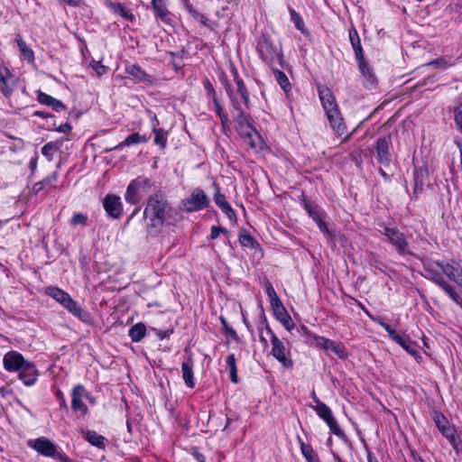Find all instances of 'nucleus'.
Returning <instances> with one entry per match:
<instances>
[{
	"instance_id": "nucleus-7",
	"label": "nucleus",
	"mask_w": 462,
	"mask_h": 462,
	"mask_svg": "<svg viewBox=\"0 0 462 462\" xmlns=\"http://www.w3.org/2000/svg\"><path fill=\"white\" fill-rule=\"evenodd\" d=\"M209 198L200 188L194 189L189 197L181 200L182 208L188 213L207 208L209 207Z\"/></svg>"
},
{
	"instance_id": "nucleus-58",
	"label": "nucleus",
	"mask_w": 462,
	"mask_h": 462,
	"mask_svg": "<svg viewBox=\"0 0 462 462\" xmlns=\"http://www.w3.org/2000/svg\"><path fill=\"white\" fill-rule=\"evenodd\" d=\"M454 119L457 128L462 133V108H456L454 110Z\"/></svg>"
},
{
	"instance_id": "nucleus-10",
	"label": "nucleus",
	"mask_w": 462,
	"mask_h": 462,
	"mask_svg": "<svg viewBox=\"0 0 462 462\" xmlns=\"http://www.w3.org/2000/svg\"><path fill=\"white\" fill-rule=\"evenodd\" d=\"M421 262L424 270V277L435 283L442 277L441 273H444L445 266L450 265V263L432 261L430 258H423Z\"/></svg>"
},
{
	"instance_id": "nucleus-30",
	"label": "nucleus",
	"mask_w": 462,
	"mask_h": 462,
	"mask_svg": "<svg viewBox=\"0 0 462 462\" xmlns=\"http://www.w3.org/2000/svg\"><path fill=\"white\" fill-rule=\"evenodd\" d=\"M232 74L237 88V92L240 94L245 107L248 108L250 104V97L244 80L239 77L238 72L235 68L232 69Z\"/></svg>"
},
{
	"instance_id": "nucleus-33",
	"label": "nucleus",
	"mask_w": 462,
	"mask_h": 462,
	"mask_svg": "<svg viewBox=\"0 0 462 462\" xmlns=\"http://www.w3.org/2000/svg\"><path fill=\"white\" fill-rule=\"evenodd\" d=\"M236 130L241 136L248 139V143L252 148L257 147V144L253 140V136L254 135H256L257 137H259V136L257 134L256 130L252 126L251 122L245 125L244 126L237 127Z\"/></svg>"
},
{
	"instance_id": "nucleus-49",
	"label": "nucleus",
	"mask_w": 462,
	"mask_h": 462,
	"mask_svg": "<svg viewBox=\"0 0 462 462\" xmlns=\"http://www.w3.org/2000/svg\"><path fill=\"white\" fill-rule=\"evenodd\" d=\"M220 322L223 326V329L224 331L232 338L234 339L235 341H238L239 339V337L237 335V333L236 332V330L231 328L226 319L224 318V317H220Z\"/></svg>"
},
{
	"instance_id": "nucleus-13",
	"label": "nucleus",
	"mask_w": 462,
	"mask_h": 462,
	"mask_svg": "<svg viewBox=\"0 0 462 462\" xmlns=\"http://www.w3.org/2000/svg\"><path fill=\"white\" fill-rule=\"evenodd\" d=\"M392 146L391 135H384L377 139L374 148L377 152L378 161L380 163L389 166L392 158L390 153V148Z\"/></svg>"
},
{
	"instance_id": "nucleus-55",
	"label": "nucleus",
	"mask_w": 462,
	"mask_h": 462,
	"mask_svg": "<svg viewBox=\"0 0 462 462\" xmlns=\"http://www.w3.org/2000/svg\"><path fill=\"white\" fill-rule=\"evenodd\" d=\"M220 233L228 234V230L222 226H213L210 230V239L214 240L218 237Z\"/></svg>"
},
{
	"instance_id": "nucleus-24",
	"label": "nucleus",
	"mask_w": 462,
	"mask_h": 462,
	"mask_svg": "<svg viewBox=\"0 0 462 462\" xmlns=\"http://www.w3.org/2000/svg\"><path fill=\"white\" fill-rule=\"evenodd\" d=\"M182 378L187 387H195V378L193 372V360L189 357L187 361H184L181 365Z\"/></svg>"
},
{
	"instance_id": "nucleus-56",
	"label": "nucleus",
	"mask_w": 462,
	"mask_h": 462,
	"mask_svg": "<svg viewBox=\"0 0 462 462\" xmlns=\"http://www.w3.org/2000/svg\"><path fill=\"white\" fill-rule=\"evenodd\" d=\"M204 88H205V89L207 91L208 97H211L212 99L217 97L216 90H215V88H213V85L211 84V82L208 79H206L204 81Z\"/></svg>"
},
{
	"instance_id": "nucleus-9",
	"label": "nucleus",
	"mask_w": 462,
	"mask_h": 462,
	"mask_svg": "<svg viewBox=\"0 0 462 462\" xmlns=\"http://www.w3.org/2000/svg\"><path fill=\"white\" fill-rule=\"evenodd\" d=\"M311 337L315 340L316 346L318 347L323 350L332 351L340 359H346L348 357L346 349L341 342H337L315 334L311 335Z\"/></svg>"
},
{
	"instance_id": "nucleus-52",
	"label": "nucleus",
	"mask_w": 462,
	"mask_h": 462,
	"mask_svg": "<svg viewBox=\"0 0 462 462\" xmlns=\"http://www.w3.org/2000/svg\"><path fill=\"white\" fill-rule=\"evenodd\" d=\"M233 116L236 123V128L250 123V116L245 112H239L237 115H234Z\"/></svg>"
},
{
	"instance_id": "nucleus-31",
	"label": "nucleus",
	"mask_w": 462,
	"mask_h": 462,
	"mask_svg": "<svg viewBox=\"0 0 462 462\" xmlns=\"http://www.w3.org/2000/svg\"><path fill=\"white\" fill-rule=\"evenodd\" d=\"M436 284L443 289L448 294L452 300L458 306L462 307V297L456 291L455 288L446 282L443 277L437 281Z\"/></svg>"
},
{
	"instance_id": "nucleus-6",
	"label": "nucleus",
	"mask_w": 462,
	"mask_h": 462,
	"mask_svg": "<svg viewBox=\"0 0 462 462\" xmlns=\"http://www.w3.org/2000/svg\"><path fill=\"white\" fill-rule=\"evenodd\" d=\"M388 242L394 247L398 254L402 256L414 255L411 251L410 243L405 235L400 230L392 227H384L383 231Z\"/></svg>"
},
{
	"instance_id": "nucleus-48",
	"label": "nucleus",
	"mask_w": 462,
	"mask_h": 462,
	"mask_svg": "<svg viewBox=\"0 0 462 462\" xmlns=\"http://www.w3.org/2000/svg\"><path fill=\"white\" fill-rule=\"evenodd\" d=\"M271 306L273 308V314L277 319L281 318H286L287 315L289 314L282 301L273 303Z\"/></svg>"
},
{
	"instance_id": "nucleus-1",
	"label": "nucleus",
	"mask_w": 462,
	"mask_h": 462,
	"mask_svg": "<svg viewBox=\"0 0 462 462\" xmlns=\"http://www.w3.org/2000/svg\"><path fill=\"white\" fill-rule=\"evenodd\" d=\"M171 211V207L162 191L157 190L148 198L143 219L150 236H157L162 231Z\"/></svg>"
},
{
	"instance_id": "nucleus-57",
	"label": "nucleus",
	"mask_w": 462,
	"mask_h": 462,
	"mask_svg": "<svg viewBox=\"0 0 462 462\" xmlns=\"http://www.w3.org/2000/svg\"><path fill=\"white\" fill-rule=\"evenodd\" d=\"M14 86L9 84L8 79L5 80V83H2V86L0 88L1 92L6 97H8L12 95V93L14 92Z\"/></svg>"
},
{
	"instance_id": "nucleus-3",
	"label": "nucleus",
	"mask_w": 462,
	"mask_h": 462,
	"mask_svg": "<svg viewBox=\"0 0 462 462\" xmlns=\"http://www.w3.org/2000/svg\"><path fill=\"white\" fill-rule=\"evenodd\" d=\"M256 50L259 57L271 68H274L275 65L282 69L284 68L285 61L282 46L276 44L267 33H262L259 36Z\"/></svg>"
},
{
	"instance_id": "nucleus-64",
	"label": "nucleus",
	"mask_w": 462,
	"mask_h": 462,
	"mask_svg": "<svg viewBox=\"0 0 462 462\" xmlns=\"http://www.w3.org/2000/svg\"><path fill=\"white\" fill-rule=\"evenodd\" d=\"M56 397L59 400L60 407L61 409L68 411L69 407H68L67 402L65 400L63 393L60 390L56 393Z\"/></svg>"
},
{
	"instance_id": "nucleus-26",
	"label": "nucleus",
	"mask_w": 462,
	"mask_h": 462,
	"mask_svg": "<svg viewBox=\"0 0 462 462\" xmlns=\"http://www.w3.org/2000/svg\"><path fill=\"white\" fill-rule=\"evenodd\" d=\"M349 41L355 51V56L356 60H362L365 58L364 51L361 45V41L359 34L355 27H351L348 30Z\"/></svg>"
},
{
	"instance_id": "nucleus-42",
	"label": "nucleus",
	"mask_w": 462,
	"mask_h": 462,
	"mask_svg": "<svg viewBox=\"0 0 462 462\" xmlns=\"http://www.w3.org/2000/svg\"><path fill=\"white\" fill-rule=\"evenodd\" d=\"M426 173H427V171L423 169L415 170V171H414V189H413L414 194H418V193L421 192L423 185H424L423 178Z\"/></svg>"
},
{
	"instance_id": "nucleus-38",
	"label": "nucleus",
	"mask_w": 462,
	"mask_h": 462,
	"mask_svg": "<svg viewBox=\"0 0 462 462\" xmlns=\"http://www.w3.org/2000/svg\"><path fill=\"white\" fill-rule=\"evenodd\" d=\"M15 41L19 47V51L21 54L23 56L25 60L29 62L32 63L34 61V53L32 50L27 46V44L23 42L20 34L16 35Z\"/></svg>"
},
{
	"instance_id": "nucleus-37",
	"label": "nucleus",
	"mask_w": 462,
	"mask_h": 462,
	"mask_svg": "<svg viewBox=\"0 0 462 462\" xmlns=\"http://www.w3.org/2000/svg\"><path fill=\"white\" fill-rule=\"evenodd\" d=\"M85 439L95 447L100 448H104L106 447V438L95 430H88L86 432Z\"/></svg>"
},
{
	"instance_id": "nucleus-8",
	"label": "nucleus",
	"mask_w": 462,
	"mask_h": 462,
	"mask_svg": "<svg viewBox=\"0 0 462 462\" xmlns=\"http://www.w3.org/2000/svg\"><path fill=\"white\" fill-rule=\"evenodd\" d=\"M315 411L320 419H322L328 426L330 431L340 439L346 437L344 431L340 429L337 420L334 418L330 408L324 402L319 403L314 407Z\"/></svg>"
},
{
	"instance_id": "nucleus-40",
	"label": "nucleus",
	"mask_w": 462,
	"mask_h": 462,
	"mask_svg": "<svg viewBox=\"0 0 462 462\" xmlns=\"http://www.w3.org/2000/svg\"><path fill=\"white\" fill-rule=\"evenodd\" d=\"M226 364L229 369L230 380L234 383H238V375H237V368H236V361L234 354H230L226 357Z\"/></svg>"
},
{
	"instance_id": "nucleus-62",
	"label": "nucleus",
	"mask_w": 462,
	"mask_h": 462,
	"mask_svg": "<svg viewBox=\"0 0 462 462\" xmlns=\"http://www.w3.org/2000/svg\"><path fill=\"white\" fill-rule=\"evenodd\" d=\"M322 214L323 211L319 208V207H318L316 210L310 212L309 216L313 219L315 223H318L319 221L322 220Z\"/></svg>"
},
{
	"instance_id": "nucleus-41",
	"label": "nucleus",
	"mask_w": 462,
	"mask_h": 462,
	"mask_svg": "<svg viewBox=\"0 0 462 462\" xmlns=\"http://www.w3.org/2000/svg\"><path fill=\"white\" fill-rule=\"evenodd\" d=\"M238 239L241 245L245 247L255 248L259 245L255 239L246 231L241 232Z\"/></svg>"
},
{
	"instance_id": "nucleus-63",
	"label": "nucleus",
	"mask_w": 462,
	"mask_h": 462,
	"mask_svg": "<svg viewBox=\"0 0 462 462\" xmlns=\"http://www.w3.org/2000/svg\"><path fill=\"white\" fill-rule=\"evenodd\" d=\"M59 173L58 171H53L51 175L47 176L42 180L45 186L51 185L53 182H55L58 180Z\"/></svg>"
},
{
	"instance_id": "nucleus-29",
	"label": "nucleus",
	"mask_w": 462,
	"mask_h": 462,
	"mask_svg": "<svg viewBox=\"0 0 462 462\" xmlns=\"http://www.w3.org/2000/svg\"><path fill=\"white\" fill-rule=\"evenodd\" d=\"M126 73L138 82H151L152 77L148 75L140 66L131 64L125 68Z\"/></svg>"
},
{
	"instance_id": "nucleus-18",
	"label": "nucleus",
	"mask_w": 462,
	"mask_h": 462,
	"mask_svg": "<svg viewBox=\"0 0 462 462\" xmlns=\"http://www.w3.org/2000/svg\"><path fill=\"white\" fill-rule=\"evenodd\" d=\"M330 126L336 134L341 136L346 131V125L343 117L338 110V106L325 112Z\"/></svg>"
},
{
	"instance_id": "nucleus-17",
	"label": "nucleus",
	"mask_w": 462,
	"mask_h": 462,
	"mask_svg": "<svg viewBox=\"0 0 462 462\" xmlns=\"http://www.w3.org/2000/svg\"><path fill=\"white\" fill-rule=\"evenodd\" d=\"M358 69L361 75L364 77V86L367 89H373L377 85V78L375 77L373 69L366 62L365 59L357 60Z\"/></svg>"
},
{
	"instance_id": "nucleus-21",
	"label": "nucleus",
	"mask_w": 462,
	"mask_h": 462,
	"mask_svg": "<svg viewBox=\"0 0 462 462\" xmlns=\"http://www.w3.org/2000/svg\"><path fill=\"white\" fill-rule=\"evenodd\" d=\"M214 200L216 205L222 210V212L228 217L230 221H236V215L229 202L226 200L225 195L217 191L214 195Z\"/></svg>"
},
{
	"instance_id": "nucleus-36",
	"label": "nucleus",
	"mask_w": 462,
	"mask_h": 462,
	"mask_svg": "<svg viewBox=\"0 0 462 462\" xmlns=\"http://www.w3.org/2000/svg\"><path fill=\"white\" fill-rule=\"evenodd\" d=\"M300 450L303 457L308 462H320L319 457L315 454L312 447L309 444L304 443L300 437H298Z\"/></svg>"
},
{
	"instance_id": "nucleus-32",
	"label": "nucleus",
	"mask_w": 462,
	"mask_h": 462,
	"mask_svg": "<svg viewBox=\"0 0 462 462\" xmlns=\"http://www.w3.org/2000/svg\"><path fill=\"white\" fill-rule=\"evenodd\" d=\"M274 79L282 88V89L288 93L291 89V82L288 79V77L285 75L283 71H282V68H280L278 65H275L274 68H272Z\"/></svg>"
},
{
	"instance_id": "nucleus-12",
	"label": "nucleus",
	"mask_w": 462,
	"mask_h": 462,
	"mask_svg": "<svg viewBox=\"0 0 462 462\" xmlns=\"http://www.w3.org/2000/svg\"><path fill=\"white\" fill-rule=\"evenodd\" d=\"M103 207L107 216L114 219H119L123 215V204L119 196L107 194L103 200Z\"/></svg>"
},
{
	"instance_id": "nucleus-50",
	"label": "nucleus",
	"mask_w": 462,
	"mask_h": 462,
	"mask_svg": "<svg viewBox=\"0 0 462 462\" xmlns=\"http://www.w3.org/2000/svg\"><path fill=\"white\" fill-rule=\"evenodd\" d=\"M87 222H88L87 215H85L83 213H75L72 216V217H71V219L69 221V224L72 226H76L78 225L86 226Z\"/></svg>"
},
{
	"instance_id": "nucleus-59",
	"label": "nucleus",
	"mask_w": 462,
	"mask_h": 462,
	"mask_svg": "<svg viewBox=\"0 0 462 462\" xmlns=\"http://www.w3.org/2000/svg\"><path fill=\"white\" fill-rule=\"evenodd\" d=\"M301 204H302L304 209L307 211L308 214H310V212H312L313 210H316V208L319 207L318 205H316L312 201H310V200H308L306 199H302Z\"/></svg>"
},
{
	"instance_id": "nucleus-16",
	"label": "nucleus",
	"mask_w": 462,
	"mask_h": 462,
	"mask_svg": "<svg viewBox=\"0 0 462 462\" xmlns=\"http://www.w3.org/2000/svg\"><path fill=\"white\" fill-rule=\"evenodd\" d=\"M28 360H25L23 356L16 351L7 352L3 358L4 367L8 372H19Z\"/></svg>"
},
{
	"instance_id": "nucleus-19",
	"label": "nucleus",
	"mask_w": 462,
	"mask_h": 462,
	"mask_svg": "<svg viewBox=\"0 0 462 462\" xmlns=\"http://www.w3.org/2000/svg\"><path fill=\"white\" fill-rule=\"evenodd\" d=\"M38 375V370L34 364L30 361L19 371V378L27 386L33 385L37 381Z\"/></svg>"
},
{
	"instance_id": "nucleus-4",
	"label": "nucleus",
	"mask_w": 462,
	"mask_h": 462,
	"mask_svg": "<svg viewBox=\"0 0 462 462\" xmlns=\"http://www.w3.org/2000/svg\"><path fill=\"white\" fill-rule=\"evenodd\" d=\"M154 185V181L145 176H138L134 179L129 183L125 194L126 202L132 205L138 204L143 198L150 192Z\"/></svg>"
},
{
	"instance_id": "nucleus-34",
	"label": "nucleus",
	"mask_w": 462,
	"mask_h": 462,
	"mask_svg": "<svg viewBox=\"0 0 462 462\" xmlns=\"http://www.w3.org/2000/svg\"><path fill=\"white\" fill-rule=\"evenodd\" d=\"M222 83L225 87V89L226 91V94L228 95L231 104H232V114L237 115L239 112H245L243 108L240 106L239 101L236 98V93L234 92L233 88H231V85L227 82L226 79H222Z\"/></svg>"
},
{
	"instance_id": "nucleus-11",
	"label": "nucleus",
	"mask_w": 462,
	"mask_h": 462,
	"mask_svg": "<svg viewBox=\"0 0 462 462\" xmlns=\"http://www.w3.org/2000/svg\"><path fill=\"white\" fill-rule=\"evenodd\" d=\"M89 393L82 384H77L73 387L71 393V408L74 411H79L81 415L88 412V406L83 402V399H89Z\"/></svg>"
},
{
	"instance_id": "nucleus-14",
	"label": "nucleus",
	"mask_w": 462,
	"mask_h": 462,
	"mask_svg": "<svg viewBox=\"0 0 462 462\" xmlns=\"http://www.w3.org/2000/svg\"><path fill=\"white\" fill-rule=\"evenodd\" d=\"M272 355L280 362L284 367L291 368L293 365L292 360L288 356L290 351L286 348L284 343L279 338H273L272 340Z\"/></svg>"
},
{
	"instance_id": "nucleus-20",
	"label": "nucleus",
	"mask_w": 462,
	"mask_h": 462,
	"mask_svg": "<svg viewBox=\"0 0 462 462\" xmlns=\"http://www.w3.org/2000/svg\"><path fill=\"white\" fill-rule=\"evenodd\" d=\"M318 93L325 112L337 106L332 91L326 86H319Z\"/></svg>"
},
{
	"instance_id": "nucleus-44",
	"label": "nucleus",
	"mask_w": 462,
	"mask_h": 462,
	"mask_svg": "<svg viewBox=\"0 0 462 462\" xmlns=\"http://www.w3.org/2000/svg\"><path fill=\"white\" fill-rule=\"evenodd\" d=\"M186 8L189 12V14H191V16L199 21L201 24L205 25V26H209V21L208 19L202 14H200L199 12H198L197 10H195L191 5L189 4H187L186 5Z\"/></svg>"
},
{
	"instance_id": "nucleus-22",
	"label": "nucleus",
	"mask_w": 462,
	"mask_h": 462,
	"mask_svg": "<svg viewBox=\"0 0 462 462\" xmlns=\"http://www.w3.org/2000/svg\"><path fill=\"white\" fill-rule=\"evenodd\" d=\"M37 100L42 105L51 106L52 109L55 110L56 112L66 110V108H67V106L60 100L56 99L53 97H51L41 90L37 91Z\"/></svg>"
},
{
	"instance_id": "nucleus-28",
	"label": "nucleus",
	"mask_w": 462,
	"mask_h": 462,
	"mask_svg": "<svg viewBox=\"0 0 462 462\" xmlns=\"http://www.w3.org/2000/svg\"><path fill=\"white\" fill-rule=\"evenodd\" d=\"M152 6L153 8L156 17L161 19L165 23H170V12L164 0H152Z\"/></svg>"
},
{
	"instance_id": "nucleus-46",
	"label": "nucleus",
	"mask_w": 462,
	"mask_h": 462,
	"mask_svg": "<svg viewBox=\"0 0 462 462\" xmlns=\"http://www.w3.org/2000/svg\"><path fill=\"white\" fill-rule=\"evenodd\" d=\"M365 313L374 323L381 326L388 333L389 337L394 334V331H396L388 323L384 322L382 318L372 316L367 310H365Z\"/></svg>"
},
{
	"instance_id": "nucleus-51",
	"label": "nucleus",
	"mask_w": 462,
	"mask_h": 462,
	"mask_svg": "<svg viewBox=\"0 0 462 462\" xmlns=\"http://www.w3.org/2000/svg\"><path fill=\"white\" fill-rule=\"evenodd\" d=\"M265 291H266L267 296H268V298L270 300L271 305L273 304V303L281 301V300L279 299V297H278L274 288L273 287V285L271 284L270 282H267L265 283Z\"/></svg>"
},
{
	"instance_id": "nucleus-61",
	"label": "nucleus",
	"mask_w": 462,
	"mask_h": 462,
	"mask_svg": "<svg viewBox=\"0 0 462 462\" xmlns=\"http://www.w3.org/2000/svg\"><path fill=\"white\" fill-rule=\"evenodd\" d=\"M287 330L291 331L294 327L293 322L291 321V316L288 314L286 318H281L278 319Z\"/></svg>"
},
{
	"instance_id": "nucleus-5",
	"label": "nucleus",
	"mask_w": 462,
	"mask_h": 462,
	"mask_svg": "<svg viewBox=\"0 0 462 462\" xmlns=\"http://www.w3.org/2000/svg\"><path fill=\"white\" fill-rule=\"evenodd\" d=\"M433 420L441 432V434L448 440L452 448L458 453L462 449V441L457 436L454 426H451L446 417L440 412H435Z\"/></svg>"
},
{
	"instance_id": "nucleus-15",
	"label": "nucleus",
	"mask_w": 462,
	"mask_h": 462,
	"mask_svg": "<svg viewBox=\"0 0 462 462\" xmlns=\"http://www.w3.org/2000/svg\"><path fill=\"white\" fill-rule=\"evenodd\" d=\"M28 446L44 457H53L57 453L54 443L46 438L30 439L28 441Z\"/></svg>"
},
{
	"instance_id": "nucleus-45",
	"label": "nucleus",
	"mask_w": 462,
	"mask_h": 462,
	"mask_svg": "<svg viewBox=\"0 0 462 462\" xmlns=\"http://www.w3.org/2000/svg\"><path fill=\"white\" fill-rule=\"evenodd\" d=\"M401 346L405 349L411 356L414 357H420L418 351V346L408 337L405 338L403 346Z\"/></svg>"
},
{
	"instance_id": "nucleus-54",
	"label": "nucleus",
	"mask_w": 462,
	"mask_h": 462,
	"mask_svg": "<svg viewBox=\"0 0 462 462\" xmlns=\"http://www.w3.org/2000/svg\"><path fill=\"white\" fill-rule=\"evenodd\" d=\"M90 67L96 71L97 76H102L106 71V67L101 64L100 61L93 60Z\"/></svg>"
},
{
	"instance_id": "nucleus-43",
	"label": "nucleus",
	"mask_w": 462,
	"mask_h": 462,
	"mask_svg": "<svg viewBox=\"0 0 462 462\" xmlns=\"http://www.w3.org/2000/svg\"><path fill=\"white\" fill-rule=\"evenodd\" d=\"M152 132L154 134V143L158 145L161 149H164L167 143V136L166 133L162 128H152Z\"/></svg>"
},
{
	"instance_id": "nucleus-25",
	"label": "nucleus",
	"mask_w": 462,
	"mask_h": 462,
	"mask_svg": "<svg viewBox=\"0 0 462 462\" xmlns=\"http://www.w3.org/2000/svg\"><path fill=\"white\" fill-rule=\"evenodd\" d=\"M150 137L146 134H140L139 133H134L128 135L122 143L115 146L111 150H121L125 146H131L138 143H145L149 141Z\"/></svg>"
},
{
	"instance_id": "nucleus-47",
	"label": "nucleus",
	"mask_w": 462,
	"mask_h": 462,
	"mask_svg": "<svg viewBox=\"0 0 462 462\" xmlns=\"http://www.w3.org/2000/svg\"><path fill=\"white\" fill-rule=\"evenodd\" d=\"M212 101H213V104H214V106H215L216 113L219 116L222 125H225L229 121L227 115L224 112V110H223V108H222V106H221L217 97L212 99Z\"/></svg>"
},
{
	"instance_id": "nucleus-23",
	"label": "nucleus",
	"mask_w": 462,
	"mask_h": 462,
	"mask_svg": "<svg viewBox=\"0 0 462 462\" xmlns=\"http://www.w3.org/2000/svg\"><path fill=\"white\" fill-rule=\"evenodd\" d=\"M106 6L116 15L121 16L126 21L133 22L134 20V15L132 11L125 6L122 3H116L108 1L106 3Z\"/></svg>"
},
{
	"instance_id": "nucleus-60",
	"label": "nucleus",
	"mask_w": 462,
	"mask_h": 462,
	"mask_svg": "<svg viewBox=\"0 0 462 462\" xmlns=\"http://www.w3.org/2000/svg\"><path fill=\"white\" fill-rule=\"evenodd\" d=\"M287 330L291 331L294 327L293 322L291 321V316L288 314L286 318H281L278 319Z\"/></svg>"
},
{
	"instance_id": "nucleus-2",
	"label": "nucleus",
	"mask_w": 462,
	"mask_h": 462,
	"mask_svg": "<svg viewBox=\"0 0 462 462\" xmlns=\"http://www.w3.org/2000/svg\"><path fill=\"white\" fill-rule=\"evenodd\" d=\"M45 293L62 305L69 312L82 322L88 325L92 324L93 319L90 313L81 308L65 291L58 287L49 286L45 289Z\"/></svg>"
},
{
	"instance_id": "nucleus-35",
	"label": "nucleus",
	"mask_w": 462,
	"mask_h": 462,
	"mask_svg": "<svg viewBox=\"0 0 462 462\" xmlns=\"http://www.w3.org/2000/svg\"><path fill=\"white\" fill-rule=\"evenodd\" d=\"M145 333V325L142 322H139L130 328L128 334L133 342H139L144 337Z\"/></svg>"
},
{
	"instance_id": "nucleus-53",
	"label": "nucleus",
	"mask_w": 462,
	"mask_h": 462,
	"mask_svg": "<svg viewBox=\"0 0 462 462\" xmlns=\"http://www.w3.org/2000/svg\"><path fill=\"white\" fill-rule=\"evenodd\" d=\"M316 224L318 225L319 231L324 236H326L328 239H333L334 238L335 234L333 233V231L329 230V228L328 227L327 223L323 219L319 221Z\"/></svg>"
},
{
	"instance_id": "nucleus-39",
	"label": "nucleus",
	"mask_w": 462,
	"mask_h": 462,
	"mask_svg": "<svg viewBox=\"0 0 462 462\" xmlns=\"http://www.w3.org/2000/svg\"><path fill=\"white\" fill-rule=\"evenodd\" d=\"M291 21L294 23L297 30H299L301 33L308 35L309 30L306 28L304 21L302 17L297 13L294 9H289Z\"/></svg>"
},
{
	"instance_id": "nucleus-27",
	"label": "nucleus",
	"mask_w": 462,
	"mask_h": 462,
	"mask_svg": "<svg viewBox=\"0 0 462 462\" xmlns=\"http://www.w3.org/2000/svg\"><path fill=\"white\" fill-rule=\"evenodd\" d=\"M444 274L462 288V263L446 265Z\"/></svg>"
}]
</instances>
